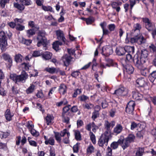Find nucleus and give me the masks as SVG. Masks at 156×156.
<instances>
[{"label":"nucleus","mask_w":156,"mask_h":156,"mask_svg":"<svg viewBox=\"0 0 156 156\" xmlns=\"http://www.w3.org/2000/svg\"><path fill=\"white\" fill-rule=\"evenodd\" d=\"M113 53L112 48L109 46H104L102 48L101 54L106 56H108Z\"/></svg>","instance_id":"nucleus-5"},{"label":"nucleus","mask_w":156,"mask_h":156,"mask_svg":"<svg viewBox=\"0 0 156 156\" xmlns=\"http://www.w3.org/2000/svg\"><path fill=\"white\" fill-rule=\"evenodd\" d=\"M140 70V73L141 74L144 76H146L147 74L148 73V70L144 66L143 68L142 69H139Z\"/></svg>","instance_id":"nucleus-41"},{"label":"nucleus","mask_w":156,"mask_h":156,"mask_svg":"<svg viewBox=\"0 0 156 156\" xmlns=\"http://www.w3.org/2000/svg\"><path fill=\"white\" fill-rule=\"evenodd\" d=\"M128 93V91L127 89L125 88L124 87H121L115 90L113 94L116 95L119 97L126 95Z\"/></svg>","instance_id":"nucleus-6"},{"label":"nucleus","mask_w":156,"mask_h":156,"mask_svg":"<svg viewBox=\"0 0 156 156\" xmlns=\"http://www.w3.org/2000/svg\"><path fill=\"white\" fill-rule=\"evenodd\" d=\"M27 35L30 37L35 34V31L34 28L31 29L26 31Z\"/></svg>","instance_id":"nucleus-23"},{"label":"nucleus","mask_w":156,"mask_h":156,"mask_svg":"<svg viewBox=\"0 0 156 156\" xmlns=\"http://www.w3.org/2000/svg\"><path fill=\"white\" fill-rule=\"evenodd\" d=\"M62 41H57L54 42L53 44V49L55 50H57L58 49L59 45H61L62 44Z\"/></svg>","instance_id":"nucleus-22"},{"label":"nucleus","mask_w":156,"mask_h":156,"mask_svg":"<svg viewBox=\"0 0 156 156\" xmlns=\"http://www.w3.org/2000/svg\"><path fill=\"white\" fill-rule=\"evenodd\" d=\"M22 40L20 42L22 43L27 45H29L32 42V40L30 39H26L24 38H22Z\"/></svg>","instance_id":"nucleus-35"},{"label":"nucleus","mask_w":156,"mask_h":156,"mask_svg":"<svg viewBox=\"0 0 156 156\" xmlns=\"http://www.w3.org/2000/svg\"><path fill=\"white\" fill-rule=\"evenodd\" d=\"M5 116L6 120L10 121V109H7L5 113Z\"/></svg>","instance_id":"nucleus-53"},{"label":"nucleus","mask_w":156,"mask_h":156,"mask_svg":"<svg viewBox=\"0 0 156 156\" xmlns=\"http://www.w3.org/2000/svg\"><path fill=\"white\" fill-rule=\"evenodd\" d=\"M72 58L70 55H66L62 57V60L65 66H68Z\"/></svg>","instance_id":"nucleus-10"},{"label":"nucleus","mask_w":156,"mask_h":156,"mask_svg":"<svg viewBox=\"0 0 156 156\" xmlns=\"http://www.w3.org/2000/svg\"><path fill=\"white\" fill-rule=\"evenodd\" d=\"M3 58L6 61L9 62L10 60V56L9 54L4 53L2 55Z\"/></svg>","instance_id":"nucleus-52"},{"label":"nucleus","mask_w":156,"mask_h":156,"mask_svg":"<svg viewBox=\"0 0 156 156\" xmlns=\"http://www.w3.org/2000/svg\"><path fill=\"white\" fill-rule=\"evenodd\" d=\"M140 0H129L130 8L132 9L134 5L138 3Z\"/></svg>","instance_id":"nucleus-42"},{"label":"nucleus","mask_w":156,"mask_h":156,"mask_svg":"<svg viewBox=\"0 0 156 156\" xmlns=\"http://www.w3.org/2000/svg\"><path fill=\"white\" fill-rule=\"evenodd\" d=\"M30 131L31 134L34 136L37 137L39 135V133L33 128L31 129Z\"/></svg>","instance_id":"nucleus-45"},{"label":"nucleus","mask_w":156,"mask_h":156,"mask_svg":"<svg viewBox=\"0 0 156 156\" xmlns=\"http://www.w3.org/2000/svg\"><path fill=\"white\" fill-rule=\"evenodd\" d=\"M22 56L20 54L16 55L15 56V60L17 62H20L22 61Z\"/></svg>","instance_id":"nucleus-39"},{"label":"nucleus","mask_w":156,"mask_h":156,"mask_svg":"<svg viewBox=\"0 0 156 156\" xmlns=\"http://www.w3.org/2000/svg\"><path fill=\"white\" fill-rule=\"evenodd\" d=\"M18 77V76L16 74L10 75V79L12 80L15 83L19 82Z\"/></svg>","instance_id":"nucleus-36"},{"label":"nucleus","mask_w":156,"mask_h":156,"mask_svg":"<svg viewBox=\"0 0 156 156\" xmlns=\"http://www.w3.org/2000/svg\"><path fill=\"white\" fill-rule=\"evenodd\" d=\"M9 0H1L0 1V4L2 8H4L5 4L8 2H9Z\"/></svg>","instance_id":"nucleus-54"},{"label":"nucleus","mask_w":156,"mask_h":156,"mask_svg":"<svg viewBox=\"0 0 156 156\" xmlns=\"http://www.w3.org/2000/svg\"><path fill=\"white\" fill-rule=\"evenodd\" d=\"M20 1L24 5H27L30 4V0H20Z\"/></svg>","instance_id":"nucleus-59"},{"label":"nucleus","mask_w":156,"mask_h":156,"mask_svg":"<svg viewBox=\"0 0 156 156\" xmlns=\"http://www.w3.org/2000/svg\"><path fill=\"white\" fill-rule=\"evenodd\" d=\"M141 55L140 57L143 59H145V61H146L148 55L147 51L145 49H144L141 51Z\"/></svg>","instance_id":"nucleus-21"},{"label":"nucleus","mask_w":156,"mask_h":156,"mask_svg":"<svg viewBox=\"0 0 156 156\" xmlns=\"http://www.w3.org/2000/svg\"><path fill=\"white\" fill-rule=\"evenodd\" d=\"M135 138V136L134 135L132 134H131L129 135L126 139L130 143L134 141Z\"/></svg>","instance_id":"nucleus-43"},{"label":"nucleus","mask_w":156,"mask_h":156,"mask_svg":"<svg viewBox=\"0 0 156 156\" xmlns=\"http://www.w3.org/2000/svg\"><path fill=\"white\" fill-rule=\"evenodd\" d=\"M109 140V139L101 136L98 141V144L99 146L102 147L104 145L105 146H107Z\"/></svg>","instance_id":"nucleus-8"},{"label":"nucleus","mask_w":156,"mask_h":156,"mask_svg":"<svg viewBox=\"0 0 156 156\" xmlns=\"http://www.w3.org/2000/svg\"><path fill=\"white\" fill-rule=\"evenodd\" d=\"M46 35L45 32L44 30H42L39 31L37 34V39L38 41L37 43L38 47H40L42 45L44 46V49H47L46 45L47 40L45 37Z\"/></svg>","instance_id":"nucleus-1"},{"label":"nucleus","mask_w":156,"mask_h":156,"mask_svg":"<svg viewBox=\"0 0 156 156\" xmlns=\"http://www.w3.org/2000/svg\"><path fill=\"white\" fill-rule=\"evenodd\" d=\"M35 86L34 84H31L29 87L26 90L27 94H29L32 93L34 91Z\"/></svg>","instance_id":"nucleus-32"},{"label":"nucleus","mask_w":156,"mask_h":156,"mask_svg":"<svg viewBox=\"0 0 156 156\" xmlns=\"http://www.w3.org/2000/svg\"><path fill=\"white\" fill-rule=\"evenodd\" d=\"M42 57L45 60H48L51 59L52 54L49 51H46L42 54Z\"/></svg>","instance_id":"nucleus-13"},{"label":"nucleus","mask_w":156,"mask_h":156,"mask_svg":"<svg viewBox=\"0 0 156 156\" xmlns=\"http://www.w3.org/2000/svg\"><path fill=\"white\" fill-rule=\"evenodd\" d=\"M83 106L85 108L88 109H90L94 107V105L91 103H86L85 105H83Z\"/></svg>","instance_id":"nucleus-47"},{"label":"nucleus","mask_w":156,"mask_h":156,"mask_svg":"<svg viewBox=\"0 0 156 156\" xmlns=\"http://www.w3.org/2000/svg\"><path fill=\"white\" fill-rule=\"evenodd\" d=\"M129 143L130 142L126 139L124 140V138L123 137V141L121 144H122V146L123 150H124L128 147Z\"/></svg>","instance_id":"nucleus-28"},{"label":"nucleus","mask_w":156,"mask_h":156,"mask_svg":"<svg viewBox=\"0 0 156 156\" xmlns=\"http://www.w3.org/2000/svg\"><path fill=\"white\" fill-rule=\"evenodd\" d=\"M136 83L138 87H143L146 84V82L143 78H140L136 80Z\"/></svg>","instance_id":"nucleus-12"},{"label":"nucleus","mask_w":156,"mask_h":156,"mask_svg":"<svg viewBox=\"0 0 156 156\" xmlns=\"http://www.w3.org/2000/svg\"><path fill=\"white\" fill-rule=\"evenodd\" d=\"M126 52L133 53L134 51V48L133 46H126L125 47Z\"/></svg>","instance_id":"nucleus-33"},{"label":"nucleus","mask_w":156,"mask_h":156,"mask_svg":"<svg viewBox=\"0 0 156 156\" xmlns=\"http://www.w3.org/2000/svg\"><path fill=\"white\" fill-rule=\"evenodd\" d=\"M82 19L86 21L87 25L90 24L94 22L93 19L90 18H83Z\"/></svg>","instance_id":"nucleus-49"},{"label":"nucleus","mask_w":156,"mask_h":156,"mask_svg":"<svg viewBox=\"0 0 156 156\" xmlns=\"http://www.w3.org/2000/svg\"><path fill=\"white\" fill-rule=\"evenodd\" d=\"M68 102L67 100L66 99H64L62 101H60L59 102L57 103H56V105L59 107L62 105H65L68 103Z\"/></svg>","instance_id":"nucleus-44"},{"label":"nucleus","mask_w":156,"mask_h":156,"mask_svg":"<svg viewBox=\"0 0 156 156\" xmlns=\"http://www.w3.org/2000/svg\"><path fill=\"white\" fill-rule=\"evenodd\" d=\"M145 62V59L139 57L138 55H136L134 57L133 62L135 66L138 69H143Z\"/></svg>","instance_id":"nucleus-2"},{"label":"nucleus","mask_w":156,"mask_h":156,"mask_svg":"<svg viewBox=\"0 0 156 156\" xmlns=\"http://www.w3.org/2000/svg\"><path fill=\"white\" fill-rule=\"evenodd\" d=\"M75 139L77 140H81V135L79 131H76L75 133Z\"/></svg>","instance_id":"nucleus-40"},{"label":"nucleus","mask_w":156,"mask_h":156,"mask_svg":"<svg viewBox=\"0 0 156 156\" xmlns=\"http://www.w3.org/2000/svg\"><path fill=\"white\" fill-rule=\"evenodd\" d=\"M126 62H133V58L132 56L131 55L129 54H128L126 55Z\"/></svg>","instance_id":"nucleus-38"},{"label":"nucleus","mask_w":156,"mask_h":156,"mask_svg":"<svg viewBox=\"0 0 156 156\" xmlns=\"http://www.w3.org/2000/svg\"><path fill=\"white\" fill-rule=\"evenodd\" d=\"M133 97L135 99L139 100L143 97V95L138 92H133Z\"/></svg>","instance_id":"nucleus-19"},{"label":"nucleus","mask_w":156,"mask_h":156,"mask_svg":"<svg viewBox=\"0 0 156 156\" xmlns=\"http://www.w3.org/2000/svg\"><path fill=\"white\" fill-rule=\"evenodd\" d=\"M16 29L18 30L22 31L25 28V27L23 25L20 24L19 23L16 24Z\"/></svg>","instance_id":"nucleus-48"},{"label":"nucleus","mask_w":156,"mask_h":156,"mask_svg":"<svg viewBox=\"0 0 156 156\" xmlns=\"http://www.w3.org/2000/svg\"><path fill=\"white\" fill-rule=\"evenodd\" d=\"M134 109V108L133 107H126V112L127 113L129 114H133V112Z\"/></svg>","instance_id":"nucleus-51"},{"label":"nucleus","mask_w":156,"mask_h":156,"mask_svg":"<svg viewBox=\"0 0 156 156\" xmlns=\"http://www.w3.org/2000/svg\"><path fill=\"white\" fill-rule=\"evenodd\" d=\"M45 144L46 145H48V144L53 145H54L55 140L53 137H50L48 140L45 141Z\"/></svg>","instance_id":"nucleus-31"},{"label":"nucleus","mask_w":156,"mask_h":156,"mask_svg":"<svg viewBox=\"0 0 156 156\" xmlns=\"http://www.w3.org/2000/svg\"><path fill=\"white\" fill-rule=\"evenodd\" d=\"M99 116V113L98 111H96L95 110L92 113V118L93 120H95V119L98 117Z\"/></svg>","instance_id":"nucleus-50"},{"label":"nucleus","mask_w":156,"mask_h":156,"mask_svg":"<svg viewBox=\"0 0 156 156\" xmlns=\"http://www.w3.org/2000/svg\"><path fill=\"white\" fill-rule=\"evenodd\" d=\"M14 6L15 7L20 11L23 10L24 9V5L22 3H21V4L16 3L14 4Z\"/></svg>","instance_id":"nucleus-30"},{"label":"nucleus","mask_w":156,"mask_h":156,"mask_svg":"<svg viewBox=\"0 0 156 156\" xmlns=\"http://www.w3.org/2000/svg\"><path fill=\"white\" fill-rule=\"evenodd\" d=\"M134 29L132 31H134V33H135V32L137 31V34L140 33V29H141V27L139 23H137L134 25Z\"/></svg>","instance_id":"nucleus-24"},{"label":"nucleus","mask_w":156,"mask_h":156,"mask_svg":"<svg viewBox=\"0 0 156 156\" xmlns=\"http://www.w3.org/2000/svg\"><path fill=\"white\" fill-rule=\"evenodd\" d=\"M56 33L58 39L65 43L66 39L64 37L63 32L61 30H58L56 31Z\"/></svg>","instance_id":"nucleus-7"},{"label":"nucleus","mask_w":156,"mask_h":156,"mask_svg":"<svg viewBox=\"0 0 156 156\" xmlns=\"http://www.w3.org/2000/svg\"><path fill=\"white\" fill-rule=\"evenodd\" d=\"M115 125V122L114 121H112L109 122L108 121H105V129L107 130L110 129V127H113Z\"/></svg>","instance_id":"nucleus-14"},{"label":"nucleus","mask_w":156,"mask_h":156,"mask_svg":"<svg viewBox=\"0 0 156 156\" xmlns=\"http://www.w3.org/2000/svg\"><path fill=\"white\" fill-rule=\"evenodd\" d=\"M81 93V91L80 89H77L74 91L73 97V98H76V97L78 94H80Z\"/></svg>","instance_id":"nucleus-62"},{"label":"nucleus","mask_w":156,"mask_h":156,"mask_svg":"<svg viewBox=\"0 0 156 156\" xmlns=\"http://www.w3.org/2000/svg\"><path fill=\"white\" fill-rule=\"evenodd\" d=\"M6 39L4 32H0V47L1 50L3 51L5 50L7 46Z\"/></svg>","instance_id":"nucleus-3"},{"label":"nucleus","mask_w":156,"mask_h":156,"mask_svg":"<svg viewBox=\"0 0 156 156\" xmlns=\"http://www.w3.org/2000/svg\"><path fill=\"white\" fill-rule=\"evenodd\" d=\"M149 78L151 82H153L156 78V71H153L149 76Z\"/></svg>","instance_id":"nucleus-34"},{"label":"nucleus","mask_w":156,"mask_h":156,"mask_svg":"<svg viewBox=\"0 0 156 156\" xmlns=\"http://www.w3.org/2000/svg\"><path fill=\"white\" fill-rule=\"evenodd\" d=\"M123 136H121L120 139L117 142H114L112 143L111 147L113 149H115L117 148L119 144H121L123 141Z\"/></svg>","instance_id":"nucleus-9"},{"label":"nucleus","mask_w":156,"mask_h":156,"mask_svg":"<svg viewBox=\"0 0 156 156\" xmlns=\"http://www.w3.org/2000/svg\"><path fill=\"white\" fill-rule=\"evenodd\" d=\"M122 4L121 2H113L112 4V6L113 8L115 9L117 12H119L120 10V7L119 6V5H121Z\"/></svg>","instance_id":"nucleus-17"},{"label":"nucleus","mask_w":156,"mask_h":156,"mask_svg":"<svg viewBox=\"0 0 156 156\" xmlns=\"http://www.w3.org/2000/svg\"><path fill=\"white\" fill-rule=\"evenodd\" d=\"M126 52L125 47L124 48L119 47L117 48L116 51V54L119 55H124Z\"/></svg>","instance_id":"nucleus-15"},{"label":"nucleus","mask_w":156,"mask_h":156,"mask_svg":"<svg viewBox=\"0 0 156 156\" xmlns=\"http://www.w3.org/2000/svg\"><path fill=\"white\" fill-rule=\"evenodd\" d=\"M55 136L56 140L58 142H60L61 141V134L60 133L58 132L55 133Z\"/></svg>","instance_id":"nucleus-46"},{"label":"nucleus","mask_w":156,"mask_h":156,"mask_svg":"<svg viewBox=\"0 0 156 156\" xmlns=\"http://www.w3.org/2000/svg\"><path fill=\"white\" fill-rule=\"evenodd\" d=\"M94 148L92 145H90L87 149V153H91L94 152Z\"/></svg>","instance_id":"nucleus-60"},{"label":"nucleus","mask_w":156,"mask_h":156,"mask_svg":"<svg viewBox=\"0 0 156 156\" xmlns=\"http://www.w3.org/2000/svg\"><path fill=\"white\" fill-rule=\"evenodd\" d=\"M144 148L139 147L136 151L135 156H142L144 153Z\"/></svg>","instance_id":"nucleus-20"},{"label":"nucleus","mask_w":156,"mask_h":156,"mask_svg":"<svg viewBox=\"0 0 156 156\" xmlns=\"http://www.w3.org/2000/svg\"><path fill=\"white\" fill-rule=\"evenodd\" d=\"M45 70L51 74H53L57 71V69L54 67H47L45 69Z\"/></svg>","instance_id":"nucleus-27"},{"label":"nucleus","mask_w":156,"mask_h":156,"mask_svg":"<svg viewBox=\"0 0 156 156\" xmlns=\"http://www.w3.org/2000/svg\"><path fill=\"white\" fill-rule=\"evenodd\" d=\"M59 91L61 94H65L66 92L67 87L64 84H61L59 86Z\"/></svg>","instance_id":"nucleus-16"},{"label":"nucleus","mask_w":156,"mask_h":156,"mask_svg":"<svg viewBox=\"0 0 156 156\" xmlns=\"http://www.w3.org/2000/svg\"><path fill=\"white\" fill-rule=\"evenodd\" d=\"M19 82L23 81V80H26L28 77V75L27 73L24 71H23L21 75L18 76Z\"/></svg>","instance_id":"nucleus-11"},{"label":"nucleus","mask_w":156,"mask_h":156,"mask_svg":"<svg viewBox=\"0 0 156 156\" xmlns=\"http://www.w3.org/2000/svg\"><path fill=\"white\" fill-rule=\"evenodd\" d=\"M126 72L129 74H132L134 71L133 67L130 65H127L126 66Z\"/></svg>","instance_id":"nucleus-25"},{"label":"nucleus","mask_w":156,"mask_h":156,"mask_svg":"<svg viewBox=\"0 0 156 156\" xmlns=\"http://www.w3.org/2000/svg\"><path fill=\"white\" fill-rule=\"evenodd\" d=\"M148 48L151 52L156 53V44H151L149 46Z\"/></svg>","instance_id":"nucleus-26"},{"label":"nucleus","mask_w":156,"mask_h":156,"mask_svg":"<svg viewBox=\"0 0 156 156\" xmlns=\"http://www.w3.org/2000/svg\"><path fill=\"white\" fill-rule=\"evenodd\" d=\"M146 40L144 37L141 36H136L135 37L131 38L130 42L132 43H136L139 44L144 43Z\"/></svg>","instance_id":"nucleus-4"},{"label":"nucleus","mask_w":156,"mask_h":156,"mask_svg":"<svg viewBox=\"0 0 156 156\" xmlns=\"http://www.w3.org/2000/svg\"><path fill=\"white\" fill-rule=\"evenodd\" d=\"M122 129V126L119 124H117L114 129V133L118 134L121 133Z\"/></svg>","instance_id":"nucleus-18"},{"label":"nucleus","mask_w":156,"mask_h":156,"mask_svg":"<svg viewBox=\"0 0 156 156\" xmlns=\"http://www.w3.org/2000/svg\"><path fill=\"white\" fill-rule=\"evenodd\" d=\"M112 149L108 147L107 149V154L106 156H112Z\"/></svg>","instance_id":"nucleus-64"},{"label":"nucleus","mask_w":156,"mask_h":156,"mask_svg":"<svg viewBox=\"0 0 156 156\" xmlns=\"http://www.w3.org/2000/svg\"><path fill=\"white\" fill-rule=\"evenodd\" d=\"M42 8L45 11H50L51 12H54L52 9V8L50 6H43Z\"/></svg>","instance_id":"nucleus-58"},{"label":"nucleus","mask_w":156,"mask_h":156,"mask_svg":"<svg viewBox=\"0 0 156 156\" xmlns=\"http://www.w3.org/2000/svg\"><path fill=\"white\" fill-rule=\"evenodd\" d=\"M90 138L93 144H95L96 142L95 137L93 133L90 132Z\"/></svg>","instance_id":"nucleus-63"},{"label":"nucleus","mask_w":156,"mask_h":156,"mask_svg":"<svg viewBox=\"0 0 156 156\" xmlns=\"http://www.w3.org/2000/svg\"><path fill=\"white\" fill-rule=\"evenodd\" d=\"M135 105V102L133 101H131L128 103L126 107L134 108Z\"/></svg>","instance_id":"nucleus-61"},{"label":"nucleus","mask_w":156,"mask_h":156,"mask_svg":"<svg viewBox=\"0 0 156 156\" xmlns=\"http://www.w3.org/2000/svg\"><path fill=\"white\" fill-rule=\"evenodd\" d=\"M62 116L63 118V121L66 123H69V118L68 117H66L64 115V113H62Z\"/></svg>","instance_id":"nucleus-56"},{"label":"nucleus","mask_w":156,"mask_h":156,"mask_svg":"<svg viewBox=\"0 0 156 156\" xmlns=\"http://www.w3.org/2000/svg\"><path fill=\"white\" fill-rule=\"evenodd\" d=\"M145 26L146 28L148 30V31H151L152 30V25L151 22L147 23V24H145Z\"/></svg>","instance_id":"nucleus-55"},{"label":"nucleus","mask_w":156,"mask_h":156,"mask_svg":"<svg viewBox=\"0 0 156 156\" xmlns=\"http://www.w3.org/2000/svg\"><path fill=\"white\" fill-rule=\"evenodd\" d=\"M111 132L110 129L107 130L105 132L104 135H102V136L105 137L108 139H109L111 137Z\"/></svg>","instance_id":"nucleus-37"},{"label":"nucleus","mask_w":156,"mask_h":156,"mask_svg":"<svg viewBox=\"0 0 156 156\" xmlns=\"http://www.w3.org/2000/svg\"><path fill=\"white\" fill-rule=\"evenodd\" d=\"M61 134V136H64L66 134L67 136L68 137L70 136V133H69L66 132V130L65 129L62 131H61V133H60Z\"/></svg>","instance_id":"nucleus-57"},{"label":"nucleus","mask_w":156,"mask_h":156,"mask_svg":"<svg viewBox=\"0 0 156 156\" xmlns=\"http://www.w3.org/2000/svg\"><path fill=\"white\" fill-rule=\"evenodd\" d=\"M53 119L54 117L52 115L48 114L45 118L47 124L48 125L49 123L51 122Z\"/></svg>","instance_id":"nucleus-29"}]
</instances>
